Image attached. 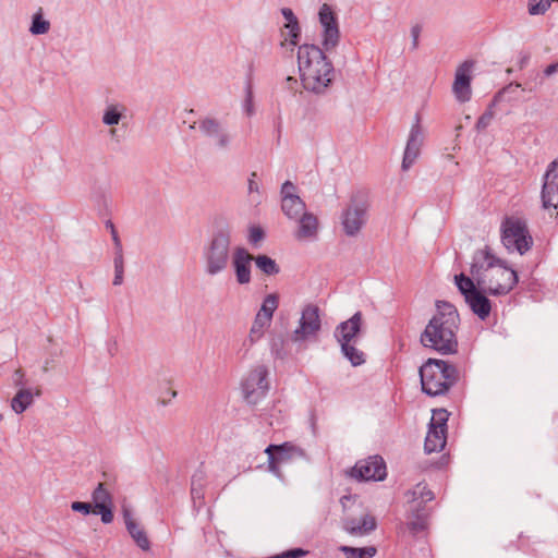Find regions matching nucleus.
<instances>
[{
	"label": "nucleus",
	"mask_w": 558,
	"mask_h": 558,
	"mask_svg": "<svg viewBox=\"0 0 558 558\" xmlns=\"http://www.w3.org/2000/svg\"><path fill=\"white\" fill-rule=\"evenodd\" d=\"M254 256L242 246L234 248L232 253V266L234 269L235 280L241 286H246L252 281L251 263Z\"/></svg>",
	"instance_id": "nucleus-18"
},
{
	"label": "nucleus",
	"mask_w": 558,
	"mask_h": 558,
	"mask_svg": "<svg viewBox=\"0 0 558 558\" xmlns=\"http://www.w3.org/2000/svg\"><path fill=\"white\" fill-rule=\"evenodd\" d=\"M92 498L95 505L112 504V497L102 483H99L94 489Z\"/></svg>",
	"instance_id": "nucleus-34"
},
{
	"label": "nucleus",
	"mask_w": 558,
	"mask_h": 558,
	"mask_svg": "<svg viewBox=\"0 0 558 558\" xmlns=\"http://www.w3.org/2000/svg\"><path fill=\"white\" fill-rule=\"evenodd\" d=\"M110 509H112V504L95 505V509L93 510V512L101 515L102 513Z\"/></svg>",
	"instance_id": "nucleus-48"
},
{
	"label": "nucleus",
	"mask_w": 558,
	"mask_h": 558,
	"mask_svg": "<svg viewBox=\"0 0 558 558\" xmlns=\"http://www.w3.org/2000/svg\"><path fill=\"white\" fill-rule=\"evenodd\" d=\"M111 238H112V241H113V244H114L116 252L117 251H121L122 250V243H121V240L119 238V234H118L116 228H112Z\"/></svg>",
	"instance_id": "nucleus-49"
},
{
	"label": "nucleus",
	"mask_w": 558,
	"mask_h": 558,
	"mask_svg": "<svg viewBox=\"0 0 558 558\" xmlns=\"http://www.w3.org/2000/svg\"><path fill=\"white\" fill-rule=\"evenodd\" d=\"M278 305L279 295L277 293H270L264 298L262 306L257 314L269 320H272L274 313L278 308Z\"/></svg>",
	"instance_id": "nucleus-30"
},
{
	"label": "nucleus",
	"mask_w": 558,
	"mask_h": 558,
	"mask_svg": "<svg viewBox=\"0 0 558 558\" xmlns=\"http://www.w3.org/2000/svg\"><path fill=\"white\" fill-rule=\"evenodd\" d=\"M270 323L271 320L256 314L248 333V341L251 344L256 343L263 338L264 332L266 328L270 326Z\"/></svg>",
	"instance_id": "nucleus-29"
},
{
	"label": "nucleus",
	"mask_w": 558,
	"mask_h": 558,
	"mask_svg": "<svg viewBox=\"0 0 558 558\" xmlns=\"http://www.w3.org/2000/svg\"><path fill=\"white\" fill-rule=\"evenodd\" d=\"M287 80H288V82H296L295 78H293L291 76H289Z\"/></svg>",
	"instance_id": "nucleus-57"
},
{
	"label": "nucleus",
	"mask_w": 558,
	"mask_h": 558,
	"mask_svg": "<svg viewBox=\"0 0 558 558\" xmlns=\"http://www.w3.org/2000/svg\"><path fill=\"white\" fill-rule=\"evenodd\" d=\"M341 352L353 366L362 365L365 362L364 353L355 348V343H340Z\"/></svg>",
	"instance_id": "nucleus-31"
},
{
	"label": "nucleus",
	"mask_w": 558,
	"mask_h": 558,
	"mask_svg": "<svg viewBox=\"0 0 558 558\" xmlns=\"http://www.w3.org/2000/svg\"><path fill=\"white\" fill-rule=\"evenodd\" d=\"M493 107H494V104H492L487 110L478 118L477 122H476V130L477 131H483L485 130L493 121L494 117H495V112L493 110Z\"/></svg>",
	"instance_id": "nucleus-36"
},
{
	"label": "nucleus",
	"mask_w": 558,
	"mask_h": 558,
	"mask_svg": "<svg viewBox=\"0 0 558 558\" xmlns=\"http://www.w3.org/2000/svg\"><path fill=\"white\" fill-rule=\"evenodd\" d=\"M296 187L291 181H286L281 186V209L291 220L300 218L306 211V205L295 193Z\"/></svg>",
	"instance_id": "nucleus-16"
},
{
	"label": "nucleus",
	"mask_w": 558,
	"mask_h": 558,
	"mask_svg": "<svg viewBox=\"0 0 558 558\" xmlns=\"http://www.w3.org/2000/svg\"><path fill=\"white\" fill-rule=\"evenodd\" d=\"M421 26L414 25L411 27V37H412V49L415 50L418 47V38L421 35Z\"/></svg>",
	"instance_id": "nucleus-43"
},
{
	"label": "nucleus",
	"mask_w": 558,
	"mask_h": 558,
	"mask_svg": "<svg viewBox=\"0 0 558 558\" xmlns=\"http://www.w3.org/2000/svg\"><path fill=\"white\" fill-rule=\"evenodd\" d=\"M298 64L303 86L310 92L320 94L333 80V65L316 45L304 44L299 47Z\"/></svg>",
	"instance_id": "nucleus-3"
},
{
	"label": "nucleus",
	"mask_w": 558,
	"mask_h": 558,
	"mask_svg": "<svg viewBox=\"0 0 558 558\" xmlns=\"http://www.w3.org/2000/svg\"><path fill=\"white\" fill-rule=\"evenodd\" d=\"M558 71V63H551L544 70L546 76H550Z\"/></svg>",
	"instance_id": "nucleus-54"
},
{
	"label": "nucleus",
	"mask_w": 558,
	"mask_h": 558,
	"mask_svg": "<svg viewBox=\"0 0 558 558\" xmlns=\"http://www.w3.org/2000/svg\"><path fill=\"white\" fill-rule=\"evenodd\" d=\"M459 325L457 308L446 301H437L436 313L421 333L420 341L423 347L440 354H453L458 351Z\"/></svg>",
	"instance_id": "nucleus-2"
},
{
	"label": "nucleus",
	"mask_w": 558,
	"mask_h": 558,
	"mask_svg": "<svg viewBox=\"0 0 558 558\" xmlns=\"http://www.w3.org/2000/svg\"><path fill=\"white\" fill-rule=\"evenodd\" d=\"M350 475L359 481H383L387 476L386 463L380 456H372L357 461Z\"/></svg>",
	"instance_id": "nucleus-12"
},
{
	"label": "nucleus",
	"mask_w": 558,
	"mask_h": 558,
	"mask_svg": "<svg viewBox=\"0 0 558 558\" xmlns=\"http://www.w3.org/2000/svg\"><path fill=\"white\" fill-rule=\"evenodd\" d=\"M206 484V472L197 469L191 478V495L194 501L204 499V487Z\"/></svg>",
	"instance_id": "nucleus-27"
},
{
	"label": "nucleus",
	"mask_w": 558,
	"mask_h": 558,
	"mask_svg": "<svg viewBox=\"0 0 558 558\" xmlns=\"http://www.w3.org/2000/svg\"><path fill=\"white\" fill-rule=\"evenodd\" d=\"M294 220L299 222V227L295 232L296 240L313 241L317 238L319 222L314 214L305 211L302 215H300V218Z\"/></svg>",
	"instance_id": "nucleus-21"
},
{
	"label": "nucleus",
	"mask_w": 558,
	"mask_h": 558,
	"mask_svg": "<svg viewBox=\"0 0 558 558\" xmlns=\"http://www.w3.org/2000/svg\"><path fill=\"white\" fill-rule=\"evenodd\" d=\"M126 107L122 104H108L104 110L102 123L107 126L118 125L124 117Z\"/></svg>",
	"instance_id": "nucleus-26"
},
{
	"label": "nucleus",
	"mask_w": 558,
	"mask_h": 558,
	"mask_svg": "<svg viewBox=\"0 0 558 558\" xmlns=\"http://www.w3.org/2000/svg\"><path fill=\"white\" fill-rule=\"evenodd\" d=\"M106 227L110 230V233L112 234V228H114V225L109 220L107 221Z\"/></svg>",
	"instance_id": "nucleus-56"
},
{
	"label": "nucleus",
	"mask_w": 558,
	"mask_h": 558,
	"mask_svg": "<svg viewBox=\"0 0 558 558\" xmlns=\"http://www.w3.org/2000/svg\"><path fill=\"white\" fill-rule=\"evenodd\" d=\"M49 29H50V23L43 19V15L40 12L36 13L33 16L29 32L33 35H44V34L48 33Z\"/></svg>",
	"instance_id": "nucleus-33"
},
{
	"label": "nucleus",
	"mask_w": 558,
	"mask_h": 558,
	"mask_svg": "<svg viewBox=\"0 0 558 558\" xmlns=\"http://www.w3.org/2000/svg\"><path fill=\"white\" fill-rule=\"evenodd\" d=\"M231 238L227 231H218L203 248L204 270L216 276L228 268L231 252Z\"/></svg>",
	"instance_id": "nucleus-5"
},
{
	"label": "nucleus",
	"mask_w": 558,
	"mask_h": 558,
	"mask_svg": "<svg viewBox=\"0 0 558 558\" xmlns=\"http://www.w3.org/2000/svg\"><path fill=\"white\" fill-rule=\"evenodd\" d=\"M422 390L428 396L436 397L446 393L460 377L458 368L448 362L428 359L420 367Z\"/></svg>",
	"instance_id": "nucleus-4"
},
{
	"label": "nucleus",
	"mask_w": 558,
	"mask_h": 558,
	"mask_svg": "<svg viewBox=\"0 0 558 558\" xmlns=\"http://www.w3.org/2000/svg\"><path fill=\"white\" fill-rule=\"evenodd\" d=\"M501 242L508 252L526 253L532 244L526 223L519 218H507L501 225Z\"/></svg>",
	"instance_id": "nucleus-7"
},
{
	"label": "nucleus",
	"mask_w": 558,
	"mask_h": 558,
	"mask_svg": "<svg viewBox=\"0 0 558 558\" xmlns=\"http://www.w3.org/2000/svg\"><path fill=\"white\" fill-rule=\"evenodd\" d=\"M24 376H25V374H24V372L21 368L16 369L14 372L13 380H14V385L16 387L21 388V387L24 386Z\"/></svg>",
	"instance_id": "nucleus-47"
},
{
	"label": "nucleus",
	"mask_w": 558,
	"mask_h": 558,
	"mask_svg": "<svg viewBox=\"0 0 558 558\" xmlns=\"http://www.w3.org/2000/svg\"><path fill=\"white\" fill-rule=\"evenodd\" d=\"M245 111L248 116H252L254 112L253 102H252V92L248 90L247 98L245 100Z\"/></svg>",
	"instance_id": "nucleus-50"
},
{
	"label": "nucleus",
	"mask_w": 558,
	"mask_h": 558,
	"mask_svg": "<svg viewBox=\"0 0 558 558\" xmlns=\"http://www.w3.org/2000/svg\"><path fill=\"white\" fill-rule=\"evenodd\" d=\"M542 204L546 209L558 207V158L548 165L543 177Z\"/></svg>",
	"instance_id": "nucleus-15"
},
{
	"label": "nucleus",
	"mask_w": 558,
	"mask_h": 558,
	"mask_svg": "<svg viewBox=\"0 0 558 558\" xmlns=\"http://www.w3.org/2000/svg\"><path fill=\"white\" fill-rule=\"evenodd\" d=\"M265 236L264 230L258 226L250 228L248 242L253 245H257Z\"/></svg>",
	"instance_id": "nucleus-38"
},
{
	"label": "nucleus",
	"mask_w": 558,
	"mask_h": 558,
	"mask_svg": "<svg viewBox=\"0 0 558 558\" xmlns=\"http://www.w3.org/2000/svg\"><path fill=\"white\" fill-rule=\"evenodd\" d=\"M254 263L258 270L266 276H276L280 272V267L271 257L260 254L254 256Z\"/></svg>",
	"instance_id": "nucleus-28"
},
{
	"label": "nucleus",
	"mask_w": 558,
	"mask_h": 558,
	"mask_svg": "<svg viewBox=\"0 0 558 558\" xmlns=\"http://www.w3.org/2000/svg\"><path fill=\"white\" fill-rule=\"evenodd\" d=\"M124 521L128 529V532L132 536V538L135 541L137 546L142 548L143 550L149 549V541L146 536V533L144 530H142L138 524L131 518L129 513L124 514Z\"/></svg>",
	"instance_id": "nucleus-25"
},
{
	"label": "nucleus",
	"mask_w": 558,
	"mask_h": 558,
	"mask_svg": "<svg viewBox=\"0 0 558 558\" xmlns=\"http://www.w3.org/2000/svg\"><path fill=\"white\" fill-rule=\"evenodd\" d=\"M113 520V513H112V509L106 511L105 513L101 514V521L102 523L105 524H109L111 523Z\"/></svg>",
	"instance_id": "nucleus-53"
},
{
	"label": "nucleus",
	"mask_w": 558,
	"mask_h": 558,
	"mask_svg": "<svg viewBox=\"0 0 558 558\" xmlns=\"http://www.w3.org/2000/svg\"><path fill=\"white\" fill-rule=\"evenodd\" d=\"M319 23L323 27L322 46L326 51L333 50L340 40V31L336 14L327 3H324L318 12Z\"/></svg>",
	"instance_id": "nucleus-13"
},
{
	"label": "nucleus",
	"mask_w": 558,
	"mask_h": 558,
	"mask_svg": "<svg viewBox=\"0 0 558 558\" xmlns=\"http://www.w3.org/2000/svg\"><path fill=\"white\" fill-rule=\"evenodd\" d=\"M51 363H52V361H50V360H46V361H45V363H44V365H43V372H44V373H47V372L50 369V367H51Z\"/></svg>",
	"instance_id": "nucleus-55"
},
{
	"label": "nucleus",
	"mask_w": 558,
	"mask_h": 558,
	"mask_svg": "<svg viewBox=\"0 0 558 558\" xmlns=\"http://www.w3.org/2000/svg\"><path fill=\"white\" fill-rule=\"evenodd\" d=\"M196 122L190 128L194 129ZM201 133L213 140L214 147L218 150H227L231 147L233 136L228 130L221 124V122L211 117H206L197 121Z\"/></svg>",
	"instance_id": "nucleus-10"
},
{
	"label": "nucleus",
	"mask_w": 558,
	"mask_h": 558,
	"mask_svg": "<svg viewBox=\"0 0 558 558\" xmlns=\"http://www.w3.org/2000/svg\"><path fill=\"white\" fill-rule=\"evenodd\" d=\"M114 269H124L123 250L114 252Z\"/></svg>",
	"instance_id": "nucleus-45"
},
{
	"label": "nucleus",
	"mask_w": 558,
	"mask_h": 558,
	"mask_svg": "<svg viewBox=\"0 0 558 558\" xmlns=\"http://www.w3.org/2000/svg\"><path fill=\"white\" fill-rule=\"evenodd\" d=\"M448 412L444 409L435 410L427 432L424 449L427 453L440 451L446 445V423Z\"/></svg>",
	"instance_id": "nucleus-11"
},
{
	"label": "nucleus",
	"mask_w": 558,
	"mask_h": 558,
	"mask_svg": "<svg viewBox=\"0 0 558 558\" xmlns=\"http://www.w3.org/2000/svg\"><path fill=\"white\" fill-rule=\"evenodd\" d=\"M320 311L317 305L307 304L303 307L299 326L291 333L293 342H303L316 337L320 330Z\"/></svg>",
	"instance_id": "nucleus-9"
},
{
	"label": "nucleus",
	"mask_w": 558,
	"mask_h": 558,
	"mask_svg": "<svg viewBox=\"0 0 558 558\" xmlns=\"http://www.w3.org/2000/svg\"><path fill=\"white\" fill-rule=\"evenodd\" d=\"M257 174L256 172H252L248 178V193H258L259 192V185L256 182Z\"/></svg>",
	"instance_id": "nucleus-44"
},
{
	"label": "nucleus",
	"mask_w": 558,
	"mask_h": 558,
	"mask_svg": "<svg viewBox=\"0 0 558 558\" xmlns=\"http://www.w3.org/2000/svg\"><path fill=\"white\" fill-rule=\"evenodd\" d=\"M3 420V415L0 413V422Z\"/></svg>",
	"instance_id": "nucleus-58"
},
{
	"label": "nucleus",
	"mask_w": 558,
	"mask_h": 558,
	"mask_svg": "<svg viewBox=\"0 0 558 558\" xmlns=\"http://www.w3.org/2000/svg\"><path fill=\"white\" fill-rule=\"evenodd\" d=\"M362 553V557L365 558H372L375 556L376 554V548L373 547V546H369V547H364V548H359Z\"/></svg>",
	"instance_id": "nucleus-52"
},
{
	"label": "nucleus",
	"mask_w": 558,
	"mask_h": 558,
	"mask_svg": "<svg viewBox=\"0 0 558 558\" xmlns=\"http://www.w3.org/2000/svg\"><path fill=\"white\" fill-rule=\"evenodd\" d=\"M411 495V500L416 501L421 499V502L417 504V508L421 507L422 504L430 501L434 499V494L427 486L423 483H418L412 492L409 493Z\"/></svg>",
	"instance_id": "nucleus-32"
},
{
	"label": "nucleus",
	"mask_w": 558,
	"mask_h": 558,
	"mask_svg": "<svg viewBox=\"0 0 558 558\" xmlns=\"http://www.w3.org/2000/svg\"><path fill=\"white\" fill-rule=\"evenodd\" d=\"M426 526V520H425V517L424 515H421V514H417L415 517V519L413 520H410L408 522V527L413 532V533H418V532H422Z\"/></svg>",
	"instance_id": "nucleus-39"
},
{
	"label": "nucleus",
	"mask_w": 558,
	"mask_h": 558,
	"mask_svg": "<svg viewBox=\"0 0 558 558\" xmlns=\"http://www.w3.org/2000/svg\"><path fill=\"white\" fill-rule=\"evenodd\" d=\"M124 269H114L113 284L120 286L123 282Z\"/></svg>",
	"instance_id": "nucleus-51"
},
{
	"label": "nucleus",
	"mask_w": 558,
	"mask_h": 558,
	"mask_svg": "<svg viewBox=\"0 0 558 558\" xmlns=\"http://www.w3.org/2000/svg\"><path fill=\"white\" fill-rule=\"evenodd\" d=\"M268 371L266 366L258 365L251 369L242 380V392L244 399L250 404H256L265 398L269 383L267 379Z\"/></svg>",
	"instance_id": "nucleus-8"
},
{
	"label": "nucleus",
	"mask_w": 558,
	"mask_h": 558,
	"mask_svg": "<svg viewBox=\"0 0 558 558\" xmlns=\"http://www.w3.org/2000/svg\"><path fill=\"white\" fill-rule=\"evenodd\" d=\"M40 395V388L32 390L31 388L21 387L11 400V408L16 414H21L33 404L34 397Z\"/></svg>",
	"instance_id": "nucleus-23"
},
{
	"label": "nucleus",
	"mask_w": 558,
	"mask_h": 558,
	"mask_svg": "<svg viewBox=\"0 0 558 558\" xmlns=\"http://www.w3.org/2000/svg\"><path fill=\"white\" fill-rule=\"evenodd\" d=\"M284 28L288 29L289 40L292 45H296L301 36V28L299 22L284 24Z\"/></svg>",
	"instance_id": "nucleus-37"
},
{
	"label": "nucleus",
	"mask_w": 558,
	"mask_h": 558,
	"mask_svg": "<svg viewBox=\"0 0 558 558\" xmlns=\"http://www.w3.org/2000/svg\"><path fill=\"white\" fill-rule=\"evenodd\" d=\"M549 10L548 0H529L527 12L530 15H543Z\"/></svg>",
	"instance_id": "nucleus-35"
},
{
	"label": "nucleus",
	"mask_w": 558,
	"mask_h": 558,
	"mask_svg": "<svg viewBox=\"0 0 558 558\" xmlns=\"http://www.w3.org/2000/svg\"><path fill=\"white\" fill-rule=\"evenodd\" d=\"M474 62L465 60L456 70L452 93L459 102H466L472 96V70Z\"/></svg>",
	"instance_id": "nucleus-14"
},
{
	"label": "nucleus",
	"mask_w": 558,
	"mask_h": 558,
	"mask_svg": "<svg viewBox=\"0 0 558 558\" xmlns=\"http://www.w3.org/2000/svg\"><path fill=\"white\" fill-rule=\"evenodd\" d=\"M363 316L361 312H356L351 318L340 323L335 329V338L340 343H356L361 333Z\"/></svg>",
	"instance_id": "nucleus-20"
},
{
	"label": "nucleus",
	"mask_w": 558,
	"mask_h": 558,
	"mask_svg": "<svg viewBox=\"0 0 558 558\" xmlns=\"http://www.w3.org/2000/svg\"><path fill=\"white\" fill-rule=\"evenodd\" d=\"M366 222V207L362 204L350 205L342 215V226L349 236L356 235Z\"/></svg>",
	"instance_id": "nucleus-19"
},
{
	"label": "nucleus",
	"mask_w": 558,
	"mask_h": 558,
	"mask_svg": "<svg viewBox=\"0 0 558 558\" xmlns=\"http://www.w3.org/2000/svg\"><path fill=\"white\" fill-rule=\"evenodd\" d=\"M454 283L473 314L485 320L492 311V303L485 295L486 292L478 288L473 277L470 278L464 274L456 275Z\"/></svg>",
	"instance_id": "nucleus-6"
},
{
	"label": "nucleus",
	"mask_w": 558,
	"mask_h": 558,
	"mask_svg": "<svg viewBox=\"0 0 558 558\" xmlns=\"http://www.w3.org/2000/svg\"><path fill=\"white\" fill-rule=\"evenodd\" d=\"M470 272L478 288L494 296L508 294L518 283L517 271L496 257L488 246L475 251Z\"/></svg>",
	"instance_id": "nucleus-1"
},
{
	"label": "nucleus",
	"mask_w": 558,
	"mask_h": 558,
	"mask_svg": "<svg viewBox=\"0 0 558 558\" xmlns=\"http://www.w3.org/2000/svg\"><path fill=\"white\" fill-rule=\"evenodd\" d=\"M268 457V470L271 473L278 474L279 473V463L281 462L274 452L266 453Z\"/></svg>",
	"instance_id": "nucleus-41"
},
{
	"label": "nucleus",
	"mask_w": 558,
	"mask_h": 558,
	"mask_svg": "<svg viewBox=\"0 0 558 558\" xmlns=\"http://www.w3.org/2000/svg\"><path fill=\"white\" fill-rule=\"evenodd\" d=\"M71 509L76 512H81L85 515L89 514L93 511V507L88 502L74 501L71 505Z\"/></svg>",
	"instance_id": "nucleus-40"
},
{
	"label": "nucleus",
	"mask_w": 558,
	"mask_h": 558,
	"mask_svg": "<svg viewBox=\"0 0 558 558\" xmlns=\"http://www.w3.org/2000/svg\"><path fill=\"white\" fill-rule=\"evenodd\" d=\"M281 13L283 15V17L286 19L287 23L286 24H291V23H295V22H299L296 16L294 15L293 11L289 8H283L281 10Z\"/></svg>",
	"instance_id": "nucleus-46"
},
{
	"label": "nucleus",
	"mask_w": 558,
	"mask_h": 558,
	"mask_svg": "<svg viewBox=\"0 0 558 558\" xmlns=\"http://www.w3.org/2000/svg\"><path fill=\"white\" fill-rule=\"evenodd\" d=\"M424 141L423 129L420 124V117H415V123L411 126L409 138L403 154L402 169L408 170L420 155Z\"/></svg>",
	"instance_id": "nucleus-17"
},
{
	"label": "nucleus",
	"mask_w": 558,
	"mask_h": 558,
	"mask_svg": "<svg viewBox=\"0 0 558 558\" xmlns=\"http://www.w3.org/2000/svg\"><path fill=\"white\" fill-rule=\"evenodd\" d=\"M339 549L345 555L347 558H363L359 548L341 546Z\"/></svg>",
	"instance_id": "nucleus-42"
},
{
	"label": "nucleus",
	"mask_w": 558,
	"mask_h": 558,
	"mask_svg": "<svg viewBox=\"0 0 558 558\" xmlns=\"http://www.w3.org/2000/svg\"><path fill=\"white\" fill-rule=\"evenodd\" d=\"M376 527V520L371 514L361 518H349L343 522V529L351 535H366Z\"/></svg>",
	"instance_id": "nucleus-22"
},
{
	"label": "nucleus",
	"mask_w": 558,
	"mask_h": 558,
	"mask_svg": "<svg viewBox=\"0 0 558 558\" xmlns=\"http://www.w3.org/2000/svg\"><path fill=\"white\" fill-rule=\"evenodd\" d=\"M274 452L276 457L281 461H287L294 456H303V450L293 444L287 441L281 445H269L265 449V453Z\"/></svg>",
	"instance_id": "nucleus-24"
}]
</instances>
